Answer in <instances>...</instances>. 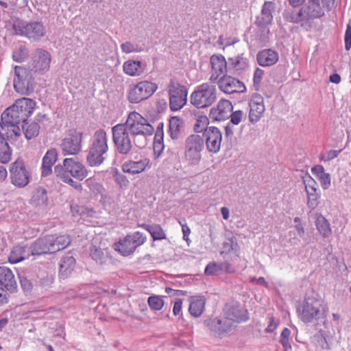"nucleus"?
<instances>
[{"instance_id":"1","label":"nucleus","mask_w":351,"mask_h":351,"mask_svg":"<svg viewBox=\"0 0 351 351\" xmlns=\"http://www.w3.org/2000/svg\"><path fill=\"white\" fill-rule=\"evenodd\" d=\"M34 107L35 102L31 99L23 97L17 99L1 114L2 125L25 123L32 114Z\"/></svg>"},{"instance_id":"2","label":"nucleus","mask_w":351,"mask_h":351,"mask_svg":"<svg viewBox=\"0 0 351 351\" xmlns=\"http://www.w3.org/2000/svg\"><path fill=\"white\" fill-rule=\"evenodd\" d=\"M133 136L134 144L139 148L146 145V136H151L154 132V128L147 119L143 117L139 113L132 112L129 114L125 123Z\"/></svg>"},{"instance_id":"3","label":"nucleus","mask_w":351,"mask_h":351,"mask_svg":"<svg viewBox=\"0 0 351 351\" xmlns=\"http://www.w3.org/2000/svg\"><path fill=\"white\" fill-rule=\"evenodd\" d=\"M69 235H47L36 239L30 246L32 256L52 254L64 250L70 245Z\"/></svg>"},{"instance_id":"4","label":"nucleus","mask_w":351,"mask_h":351,"mask_svg":"<svg viewBox=\"0 0 351 351\" xmlns=\"http://www.w3.org/2000/svg\"><path fill=\"white\" fill-rule=\"evenodd\" d=\"M108 151V136L103 129L96 130L93 134L86 161L91 167L99 166L104 162Z\"/></svg>"},{"instance_id":"5","label":"nucleus","mask_w":351,"mask_h":351,"mask_svg":"<svg viewBox=\"0 0 351 351\" xmlns=\"http://www.w3.org/2000/svg\"><path fill=\"white\" fill-rule=\"evenodd\" d=\"M15 34L25 36L33 41H38L46 34V28L41 21L26 22L17 21L13 25Z\"/></svg>"},{"instance_id":"6","label":"nucleus","mask_w":351,"mask_h":351,"mask_svg":"<svg viewBox=\"0 0 351 351\" xmlns=\"http://www.w3.org/2000/svg\"><path fill=\"white\" fill-rule=\"evenodd\" d=\"M217 90L215 85L204 83L197 86L191 94V102L198 108L210 106L216 100Z\"/></svg>"},{"instance_id":"7","label":"nucleus","mask_w":351,"mask_h":351,"mask_svg":"<svg viewBox=\"0 0 351 351\" xmlns=\"http://www.w3.org/2000/svg\"><path fill=\"white\" fill-rule=\"evenodd\" d=\"M300 319L309 323L326 317L324 307L318 300L313 298H306L302 305L298 308Z\"/></svg>"},{"instance_id":"8","label":"nucleus","mask_w":351,"mask_h":351,"mask_svg":"<svg viewBox=\"0 0 351 351\" xmlns=\"http://www.w3.org/2000/svg\"><path fill=\"white\" fill-rule=\"evenodd\" d=\"M204 139L198 134L189 136L184 141V158L191 165H197L202 159Z\"/></svg>"},{"instance_id":"9","label":"nucleus","mask_w":351,"mask_h":351,"mask_svg":"<svg viewBox=\"0 0 351 351\" xmlns=\"http://www.w3.org/2000/svg\"><path fill=\"white\" fill-rule=\"evenodd\" d=\"M112 141L117 152L121 154H128L133 148L128 128L125 123L117 124L112 127Z\"/></svg>"},{"instance_id":"10","label":"nucleus","mask_w":351,"mask_h":351,"mask_svg":"<svg viewBox=\"0 0 351 351\" xmlns=\"http://www.w3.org/2000/svg\"><path fill=\"white\" fill-rule=\"evenodd\" d=\"M15 78L14 88L15 90L25 95H29L34 92V77L30 71L25 67L16 66L14 67Z\"/></svg>"},{"instance_id":"11","label":"nucleus","mask_w":351,"mask_h":351,"mask_svg":"<svg viewBox=\"0 0 351 351\" xmlns=\"http://www.w3.org/2000/svg\"><path fill=\"white\" fill-rule=\"evenodd\" d=\"M169 106L171 110L181 109L187 101V89L186 86L171 80L168 86Z\"/></svg>"},{"instance_id":"12","label":"nucleus","mask_w":351,"mask_h":351,"mask_svg":"<svg viewBox=\"0 0 351 351\" xmlns=\"http://www.w3.org/2000/svg\"><path fill=\"white\" fill-rule=\"evenodd\" d=\"M157 88V85L154 83L148 81L140 82L130 88L128 99L131 103H139L151 97Z\"/></svg>"},{"instance_id":"13","label":"nucleus","mask_w":351,"mask_h":351,"mask_svg":"<svg viewBox=\"0 0 351 351\" xmlns=\"http://www.w3.org/2000/svg\"><path fill=\"white\" fill-rule=\"evenodd\" d=\"M82 132L76 130H69L60 145L64 156L77 155L82 150Z\"/></svg>"},{"instance_id":"14","label":"nucleus","mask_w":351,"mask_h":351,"mask_svg":"<svg viewBox=\"0 0 351 351\" xmlns=\"http://www.w3.org/2000/svg\"><path fill=\"white\" fill-rule=\"evenodd\" d=\"M146 239L143 233L136 231L132 234L127 235L123 240H121L115 250L123 256L130 255L138 247L142 245L146 241Z\"/></svg>"},{"instance_id":"15","label":"nucleus","mask_w":351,"mask_h":351,"mask_svg":"<svg viewBox=\"0 0 351 351\" xmlns=\"http://www.w3.org/2000/svg\"><path fill=\"white\" fill-rule=\"evenodd\" d=\"M10 174L12 183L18 187H24L29 182V173L21 160L12 164Z\"/></svg>"},{"instance_id":"16","label":"nucleus","mask_w":351,"mask_h":351,"mask_svg":"<svg viewBox=\"0 0 351 351\" xmlns=\"http://www.w3.org/2000/svg\"><path fill=\"white\" fill-rule=\"evenodd\" d=\"M216 83L218 84L219 88L227 94L244 93L246 90L242 82L228 74L222 75Z\"/></svg>"},{"instance_id":"17","label":"nucleus","mask_w":351,"mask_h":351,"mask_svg":"<svg viewBox=\"0 0 351 351\" xmlns=\"http://www.w3.org/2000/svg\"><path fill=\"white\" fill-rule=\"evenodd\" d=\"M202 137L209 152L216 154L220 150L222 134L217 127L210 126L205 129Z\"/></svg>"},{"instance_id":"18","label":"nucleus","mask_w":351,"mask_h":351,"mask_svg":"<svg viewBox=\"0 0 351 351\" xmlns=\"http://www.w3.org/2000/svg\"><path fill=\"white\" fill-rule=\"evenodd\" d=\"M210 63L213 71L210 77L211 82L216 83L222 75L229 73L228 72V60H226L222 55H213L210 57Z\"/></svg>"},{"instance_id":"19","label":"nucleus","mask_w":351,"mask_h":351,"mask_svg":"<svg viewBox=\"0 0 351 351\" xmlns=\"http://www.w3.org/2000/svg\"><path fill=\"white\" fill-rule=\"evenodd\" d=\"M301 12L305 22L321 18L324 15V11L321 6L320 0H308L300 7Z\"/></svg>"},{"instance_id":"20","label":"nucleus","mask_w":351,"mask_h":351,"mask_svg":"<svg viewBox=\"0 0 351 351\" xmlns=\"http://www.w3.org/2000/svg\"><path fill=\"white\" fill-rule=\"evenodd\" d=\"M51 63L50 53L43 49H37L32 56V67L35 72H45L49 69Z\"/></svg>"},{"instance_id":"21","label":"nucleus","mask_w":351,"mask_h":351,"mask_svg":"<svg viewBox=\"0 0 351 351\" xmlns=\"http://www.w3.org/2000/svg\"><path fill=\"white\" fill-rule=\"evenodd\" d=\"M205 323L211 331L219 335L228 332L234 328L233 322L228 319L226 316L206 319Z\"/></svg>"},{"instance_id":"22","label":"nucleus","mask_w":351,"mask_h":351,"mask_svg":"<svg viewBox=\"0 0 351 351\" xmlns=\"http://www.w3.org/2000/svg\"><path fill=\"white\" fill-rule=\"evenodd\" d=\"M249 120L252 123H257L265 110L263 98L261 95L255 94L250 101Z\"/></svg>"},{"instance_id":"23","label":"nucleus","mask_w":351,"mask_h":351,"mask_svg":"<svg viewBox=\"0 0 351 351\" xmlns=\"http://www.w3.org/2000/svg\"><path fill=\"white\" fill-rule=\"evenodd\" d=\"M228 72L230 74L237 75L245 71L249 67L247 58L243 53L228 58Z\"/></svg>"},{"instance_id":"24","label":"nucleus","mask_w":351,"mask_h":351,"mask_svg":"<svg viewBox=\"0 0 351 351\" xmlns=\"http://www.w3.org/2000/svg\"><path fill=\"white\" fill-rule=\"evenodd\" d=\"M64 165L69 173L79 180H84L88 176V171L85 166L72 158H65Z\"/></svg>"},{"instance_id":"25","label":"nucleus","mask_w":351,"mask_h":351,"mask_svg":"<svg viewBox=\"0 0 351 351\" xmlns=\"http://www.w3.org/2000/svg\"><path fill=\"white\" fill-rule=\"evenodd\" d=\"M233 110L232 103L229 100L221 99L219 101L217 108H213L210 116L215 120L220 121L229 118Z\"/></svg>"},{"instance_id":"26","label":"nucleus","mask_w":351,"mask_h":351,"mask_svg":"<svg viewBox=\"0 0 351 351\" xmlns=\"http://www.w3.org/2000/svg\"><path fill=\"white\" fill-rule=\"evenodd\" d=\"M225 315L228 319L235 323L245 322L248 319L247 311L241 305L235 304L227 306Z\"/></svg>"},{"instance_id":"27","label":"nucleus","mask_w":351,"mask_h":351,"mask_svg":"<svg viewBox=\"0 0 351 351\" xmlns=\"http://www.w3.org/2000/svg\"><path fill=\"white\" fill-rule=\"evenodd\" d=\"M0 287L5 288L11 293L17 289L14 275L11 269L6 267H0Z\"/></svg>"},{"instance_id":"28","label":"nucleus","mask_w":351,"mask_h":351,"mask_svg":"<svg viewBox=\"0 0 351 351\" xmlns=\"http://www.w3.org/2000/svg\"><path fill=\"white\" fill-rule=\"evenodd\" d=\"M275 8V3L272 1H265L262 7L261 16H258L256 24L260 27H265L271 23L273 16L271 11Z\"/></svg>"},{"instance_id":"29","label":"nucleus","mask_w":351,"mask_h":351,"mask_svg":"<svg viewBox=\"0 0 351 351\" xmlns=\"http://www.w3.org/2000/svg\"><path fill=\"white\" fill-rule=\"evenodd\" d=\"M149 165V160L148 158H143L138 161L129 160L123 163L122 169L125 173L134 175L145 171Z\"/></svg>"},{"instance_id":"30","label":"nucleus","mask_w":351,"mask_h":351,"mask_svg":"<svg viewBox=\"0 0 351 351\" xmlns=\"http://www.w3.org/2000/svg\"><path fill=\"white\" fill-rule=\"evenodd\" d=\"M258 63L262 66L274 65L278 60V53L271 49H265L256 56Z\"/></svg>"},{"instance_id":"31","label":"nucleus","mask_w":351,"mask_h":351,"mask_svg":"<svg viewBox=\"0 0 351 351\" xmlns=\"http://www.w3.org/2000/svg\"><path fill=\"white\" fill-rule=\"evenodd\" d=\"M90 256L99 265H106L109 260V252L107 248L92 245L90 247Z\"/></svg>"},{"instance_id":"32","label":"nucleus","mask_w":351,"mask_h":351,"mask_svg":"<svg viewBox=\"0 0 351 351\" xmlns=\"http://www.w3.org/2000/svg\"><path fill=\"white\" fill-rule=\"evenodd\" d=\"M29 247L15 246L8 257V260L11 263H17L24 259L28 258L31 254Z\"/></svg>"},{"instance_id":"33","label":"nucleus","mask_w":351,"mask_h":351,"mask_svg":"<svg viewBox=\"0 0 351 351\" xmlns=\"http://www.w3.org/2000/svg\"><path fill=\"white\" fill-rule=\"evenodd\" d=\"M183 120L178 117H173L169 119V133L173 140H178L182 137Z\"/></svg>"},{"instance_id":"34","label":"nucleus","mask_w":351,"mask_h":351,"mask_svg":"<svg viewBox=\"0 0 351 351\" xmlns=\"http://www.w3.org/2000/svg\"><path fill=\"white\" fill-rule=\"evenodd\" d=\"M75 265V259L73 256H66L60 262L59 273L62 278H67Z\"/></svg>"},{"instance_id":"35","label":"nucleus","mask_w":351,"mask_h":351,"mask_svg":"<svg viewBox=\"0 0 351 351\" xmlns=\"http://www.w3.org/2000/svg\"><path fill=\"white\" fill-rule=\"evenodd\" d=\"M205 304L206 300L204 297H192L189 308L191 315L195 317H199L204 310Z\"/></svg>"},{"instance_id":"36","label":"nucleus","mask_w":351,"mask_h":351,"mask_svg":"<svg viewBox=\"0 0 351 351\" xmlns=\"http://www.w3.org/2000/svg\"><path fill=\"white\" fill-rule=\"evenodd\" d=\"M123 71L130 76L139 75L143 71V64L138 60H128L123 64Z\"/></svg>"},{"instance_id":"37","label":"nucleus","mask_w":351,"mask_h":351,"mask_svg":"<svg viewBox=\"0 0 351 351\" xmlns=\"http://www.w3.org/2000/svg\"><path fill=\"white\" fill-rule=\"evenodd\" d=\"M140 227L144 228L149 232L154 241L162 240L166 239V234L162 227L158 224H146L139 225Z\"/></svg>"},{"instance_id":"38","label":"nucleus","mask_w":351,"mask_h":351,"mask_svg":"<svg viewBox=\"0 0 351 351\" xmlns=\"http://www.w3.org/2000/svg\"><path fill=\"white\" fill-rule=\"evenodd\" d=\"M315 226L318 232L324 238H328L330 236L332 231L330 223L321 214L317 215Z\"/></svg>"},{"instance_id":"39","label":"nucleus","mask_w":351,"mask_h":351,"mask_svg":"<svg viewBox=\"0 0 351 351\" xmlns=\"http://www.w3.org/2000/svg\"><path fill=\"white\" fill-rule=\"evenodd\" d=\"M284 19L290 23H300L305 22L300 9L299 10H286L283 13Z\"/></svg>"},{"instance_id":"40","label":"nucleus","mask_w":351,"mask_h":351,"mask_svg":"<svg viewBox=\"0 0 351 351\" xmlns=\"http://www.w3.org/2000/svg\"><path fill=\"white\" fill-rule=\"evenodd\" d=\"M23 123L24 124L22 125V129L27 139L30 140L38 135L40 125L37 123L33 122L31 123H27L25 121Z\"/></svg>"},{"instance_id":"41","label":"nucleus","mask_w":351,"mask_h":351,"mask_svg":"<svg viewBox=\"0 0 351 351\" xmlns=\"http://www.w3.org/2000/svg\"><path fill=\"white\" fill-rule=\"evenodd\" d=\"M308 197V206L311 210L315 209L318 205V198L319 197V195L317 192V189H310L309 191H306Z\"/></svg>"},{"instance_id":"42","label":"nucleus","mask_w":351,"mask_h":351,"mask_svg":"<svg viewBox=\"0 0 351 351\" xmlns=\"http://www.w3.org/2000/svg\"><path fill=\"white\" fill-rule=\"evenodd\" d=\"M19 124L12 125H3L2 121L1 120L0 125L2 129L5 127L8 128V138L16 140L19 136H21V129L18 125Z\"/></svg>"},{"instance_id":"43","label":"nucleus","mask_w":351,"mask_h":351,"mask_svg":"<svg viewBox=\"0 0 351 351\" xmlns=\"http://www.w3.org/2000/svg\"><path fill=\"white\" fill-rule=\"evenodd\" d=\"M28 49L25 46H20L17 49L13 51L12 58L18 62H23L28 56Z\"/></svg>"},{"instance_id":"44","label":"nucleus","mask_w":351,"mask_h":351,"mask_svg":"<svg viewBox=\"0 0 351 351\" xmlns=\"http://www.w3.org/2000/svg\"><path fill=\"white\" fill-rule=\"evenodd\" d=\"M147 302L149 307L154 311H159L164 306V301L162 297L159 295H153L149 297Z\"/></svg>"},{"instance_id":"45","label":"nucleus","mask_w":351,"mask_h":351,"mask_svg":"<svg viewBox=\"0 0 351 351\" xmlns=\"http://www.w3.org/2000/svg\"><path fill=\"white\" fill-rule=\"evenodd\" d=\"M223 252L222 253H230L232 251L237 252L239 250V245L234 237L228 239L226 241L223 243Z\"/></svg>"},{"instance_id":"46","label":"nucleus","mask_w":351,"mask_h":351,"mask_svg":"<svg viewBox=\"0 0 351 351\" xmlns=\"http://www.w3.org/2000/svg\"><path fill=\"white\" fill-rule=\"evenodd\" d=\"M209 120L206 116H200L197 119L196 123L194 125V130L197 133L204 132V130L208 128Z\"/></svg>"},{"instance_id":"47","label":"nucleus","mask_w":351,"mask_h":351,"mask_svg":"<svg viewBox=\"0 0 351 351\" xmlns=\"http://www.w3.org/2000/svg\"><path fill=\"white\" fill-rule=\"evenodd\" d=\"M290 335H291V330L287 328H285L282 330L281 335H280V341L285 351H288V350L291 349V346L289 343Z\"/></svg>"},{"instance_id":"48","label":"nucleus","mask_w":351,"mask_h":351,"mask_svg":"<svg viewBox=\"0 0 351 351\" xmlns=\"http://www.w3.org/2000/svg\"><path fill=\"white\" fill-rule=\"evenodd\" d=\"M54 173L56 176L63 182H64L70 176L69 175V171L66 169V167L64 165H56L54 168Z\"/></svg>"},{"instance_id":"49","label":"nucleus","mask_w":351,"mask_h":351,"mask_svg":"<svg viewBox=\"0 0 351 351\" xmlns=\"http://www.w3.org/2000/svg\"><path fill=\"white\" fill-rule=\"evenodd\" d=\"M58 158V153L56 149H49L43 158V162L45 164H51L54 165Z\"/></svg>"},{"instance_id":"50","label":"nucleus","mask_w":351,"mask_h":351,"mask_svg":"<svg viewBox=\"0 0 351 351\" xmlns=\"http://www.w3.org/2000/svg\"><path fill=\"white\" fill-rule=\"evenodd\" d=\"M222 269L223 265L217 264L215 262H213L207 265V266L205 268L204 272L206 275L208 276L216 275Z\"/></svg>"},{"instance_id":"51","label":"nucleus","mask_w":351,"mask_h":351,"mask_svg":"<svg viewBox=\"0 0 351 351\" xmlns=\"http://www.w3.org/2000/svg\"><path fill=\"white\" fill-rule=\"evenodd\" d=\"M121 48L123 52L130 53L132 52H140L143 49L138 45H135L130 42H125L121 45Z\"/></svg>"},{"instance_id":"52","label":"nucleus","mask_w":351,"mask_h":351,"mask_svg":"<svg viewBox=\"0 0 351 351\" xmlns=\"http://www.w3.org/2000/svg\"><path fill=\"white\" fill-rule=\"evenodd\" d=\"M165 149V145L163 138H154L153 144L154 154L156 158H158L161 156Z\"/></svg>"},{"instance_id":"53","label":"nucleus","mask_w":351,"mask_h":351,"mask_svg":"<svg viewBox=\"0 0 351 351\" xmlns=\"http://www.w3.org/2000/svg\"><path fill=\"white\" fill-rule=\"evenodd\" d=\"M113 177L121 188H126L128 186L129 181L127 178L117 171L113 174Z\"/></svg>"},{"instance_id":"54","label":"nucleus","mask_w":351,"mask_h":351,"mask_svg":"<svg viewBox=\"0 0 351 351\" xmlns=\"http://www.w3.org/2000/svg\"><path fill=\"white\" fill-rule=\"evenodd\" d=\"M229 117H230V123L238 125L244 117V113L241 110L232 111Z\"/></svg>"},{"instance_id":"55","label":"nucleus","mask_w":351,"mask_h":351,"mask_svg":"<svg viewBox=\"0 0 351 351\" xmlns=\"http://www.w3.org/2000/svg\"><path fill=\"white\" fill-rule=\"evenodd\" d=\"M304 184H305L306 191H309L310 189L313 190L318 187L317 182L308 174H306V176L304 177Z\"/></svg>"},{"instance_id":"56","label":"nucleus","mask_w":351,"mask_h":351,"mask_svg":"<svg viewBox=\"0 0 351 351\" xmlns=\"http://www.w3.org/2000/svg\"><path fill=\"white\" fill-rule=\"evenodd\" d=\"M318 179L321 183L322 187L324 190L328 189L330 186L331 182L330 173L325 172L324 174H322Z\"/></svg>"},{"instance_id":"57","label":"nucleus","mask_w":351,"mask_h":351,"mask_svg":"<svg viewBox=\"0 0 351 351\" xmlns=\"http://www.w3.org/2000/svg\"><path fill=\"white\" fill-rule=\"evenodd\" d=\"M53 282V277L52 275L43 276L38 281V285L43 288H47L50 287Z\"/></svg>"},{"instance_id":"58","label":"nucleus","mask_w":351,"mask_h":351,"mask_svg":"<svg viewBox=\"0 0 351 351\" xmlns=\"http://www.w3.org/2000/svg\"><path fill=\"white\" fill-rule=\"evenodd\" d=\"M19 278L23 290L25 292L31 291L33 287L32 282L25 276H20Z\"/></svg>"},{"instance_id":"59","label":"nucleus","mask_w":351,"mask_h":351,"mask_svg":"<svg viewBox=\"0 0 351 351\" xmlns=\"http://www.w3.org/2000/svg\"><path fill=\"white\" fill-rule=\"evenodd\" d=\"M344 40L345 48L346 50H349L351 47V20H350L347 25Z\"/></svg>"},{"instance_id":"60","label":"nucleus","mask_w":351,"mask_h":351,"mask_svg":"<svg viewBox=\"0 0 351 351\" xmlns=\"http://www.w3.org/2000/svg\"><path fill=\"white\" fill-rule=\"evenodd\" d=\"M341 149L339 150H330L323 154L321 156V160L324 161H330L338 156Z\"/></svg>"},{"instance_id":"61","label":"nucleus","mask_w":351,"mask_h":351,"mask_svg":"<svg viewBox=\"0 0 351 351\" xmlns=\"http://www.w3.org/2000/svg\"><path fill=\"white\" fill-rule=\"evenodd\" d=\"M263 75V71L261 69L257 68L255 70V72L254 73V79H253L254 86L256 90H258L259 88V85L262 80Z\"/></svg>"},{"instance_id":"62","label":"nucleus","mask_w":351,"mask_h":351,"mask_svg":"<svg viewBox=\"0 0 351 351\" xmlns=\"http://www.w3.org/2000/svg\"><path fill=\"white\" fill-rule=\"evenodd\" d=\"M34 196L43 203H45L47 201V190L44 188L38 189Z\"/></svg>"},{"instance_id":"63","label":"nucleus","mask_w":351,"mask_h":351,"mask_svg":"<svg viewBox=\"0 0 351 351\" xmlns=\"http://www.w3.org/2000/svg\"><path fill=\"white\" fill-rule=\"evenodd\" d=\"M8 290L5 288L0 287V304H3L8 302L10 294L8 293Z\"/></svg>"},{"instance_id":"64","label":"nucleus","mask_w":351,"mask_h":351,"mask_svg":"<svg viewBox=\"0 0 351 351\" xmlns=\"http://www.w3.org/2000/svg\"><path fill=\"white\" fill-rule=\"evenodd\" d=\"M53 165L47 163L45 164L44 162H43L42 164V173L41 176L43 177H47L52 173V169L51 167Z\"/></svg>"}]
</instances>
